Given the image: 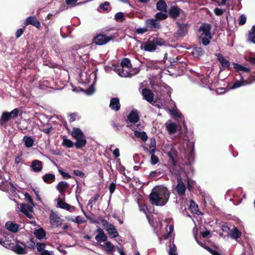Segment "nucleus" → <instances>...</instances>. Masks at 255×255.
<instances>
[{
	"mask_svg": "<svg viewBox=\"0 0 255 255\" xmlns=\"http://www.w3.org/2000/svg\"><path fill=\"white\" fill-rule=\"evenodd\" d=\"M62 144L68 148H71L74 146V143L71 140L66 138H63Z\"/></svg>",
	"mask_w": 255,
	"mask_h": 255,
	"instance_id": "obj_45",
	"label": "nucleus"
},
{
	"mask_svg": "<svg viewBox=\"0 0 255 255\" xmlns=\"http://www.w3.org/2000/svg\"><path fill=\"white\" fill-rule=\"evenodd\" d=\"M186 187L182 180L180 178H177V184L176 186V190L179 195H183L185 193Z\"/></svg>",
	"mask_w": 255,
	"mask_h": 255,
	"instance_id": "obj_20",
	"label": "nucleus"
},
{
	"mask_svg": "<svg viewBox=\"0 0 255 255\" xmlns=\"http://www.w3.org/2000/svg\"><path fill=\"white\" fill-rule=\"evenodd\" d=\"M99 220L101 221L103 226L107 231L111 228H113L114 226L113 224L109 223L108 221L103 218H100Z\"/></svg>",
	"mask_w": 255,
	"mask_h": 255,
	"instance_id": "obj_41",
	"label": "nucleus"
},
{
	"mask_svg": "<svg viewBox=\"0 0 255 255\" xmlns=\"http://www.w3.org/2000/svg\"><path fill=\"white\" fill-rule=\"evenodd\" d=\"M242 235L241 232L236 227H234L230 231V236L232 239L237 241Z\"/></svg>",
	"mask_w": 255,
	"mask_h": 255,
	"instance_id": "obj_26",
	"label": "nucleus"
},
{
	"mask_svg": "<svg viewBox=\"0 0 255 255\" xmlns=\"http://www.w3.org/2000/svg\"><path fill=\"white\" fill-rule=\"evenodd\" d=\"M22 141L25 147L30 148L34 145L35 139L32 136L25 135L23 137Z\"/></svg>",
	"mask_w": 255,
	"mask_h": 255,
	"instance_id": "obj_22",
	"label": "nucleus"
},
{
	"mask_svg": "<svg viewBox=\"0 0 255 255\" xmlns=\"http://www.w3.org/2000/svg\"><path fill=\"white\" fill-rule=\"evenodd\" d=\"M31 167L34 172H39L42 169V162L40 160H33L31 164Z\"/></svg>",
	"mask_w": 255,
	"mask_h": 255,
	"instance_id": "obj_29",
	"label": "nucleus"
},
{
	"mask_svg": "<svg viewBox=\"0 0 255 255\" xmlns=\"http://www.w3.org/2000/svg\"><path fill=\"white\" fill-rule=\"evenodd\" d=\"M169 248V249L168 251L169 255H178L177 252V248L175 245L174 244L173 241L170 243Z\"/></svg>",
	"mask_w": 255,
	"mask_h": 255,
	"instance_id": "obj_37",
	"label": "nucleus"
},
{
	"mask_svg": "<svg viewBox=\"0 0 255 255\" xmlns=\"http://www.w3.org/2000/svg\"><path fill=\"white\" fill-rule=\"evenodd\" d=\"M39 129L40 131L44 132L45 133L49 134L51 131L52 128V127H49L46 128H43L42 127H40L39 128Z\"/></svg>",
	"mask_w": 255,
	"mask_h": 255,
	"instance_id": "obj_63",
	"label": "nucleus"
},
{
	"mask_svg": "<svg viewBox=\"0 0 255 255\" xmlns=\"http://www.w3.org/2000/svg\"><path fill=\"white\" fill-rule=\"evenodd\" d=\"M112 37H108L104 34H99L97 35L94 39L95 43L99 45H102L106 44L112 39Z\"/></svg>",
	"mask_w": 255,
	"mask_h": 255,
	"instance_id": "obj_16",
	"label": "nucleus"
},
{
	"mask_svg": "<svg viewBox=\"0 0 255 255\" xmlns=\"http://www.w3.org/2000/svg\"><path fill=\"white\" fill-rule=\"evenodd\" d=\"M71 135L75 139H77L84 137V135L82 131L77 128H73L71 132Z\"/></svg>",
	"mask_w": 255,
	"mask_h": 255,
	"instance_id": "obj_30",
	"label": "nucleus"
},
{
	"mask_svg": "<svg viewBox=\"0 0 255 255\" xmlns=\"http://www.w3.org/2000/svg\"><path fill=\"white\" fill-rule=\"evenodd\" d=\"M115 18L118 21H123L125 18V14L122 12H118L115 15Z\"/></svg>",
	"mask_w": 255,
	"mask_h": 255,
	"instance_id": "obj_50",
	"label": "nucleus"
},
{
	"mask_svg": "<svg viewBox=\"0 0 255 255\" xmlns=\"http://www.w3.org/2000/svg\"><path fill=\"white\" fill-rule=\"evenodd\" d=\"M170 192L163 186L154 187L150 193L149 198L152 204L162 206L168 202Z\"/></svg>",
	"mask_w": 255,
	"mask_h": 255,
	"instance_id": "obj_1",
	"label": "nucleus"
},
{
	"mask_svg": "<svg viewBox=\"0 0 255 255\" xmlns=\"http://www.w3.org/2000/svg\"><path fill=\"white\" fill-rule=\"evenodd\" d=\"M42 178L43 181L48 184L53 182L55 179V175L51 173L45 174Z\"/></svg>",
	"mask_w": 255,
	"mask_h": 255,
	"instance_id": "obj_36",
	"label": "nucleus"
},
{
	"mask_svg": "<svg viewBox=\"0 0 255 255\" xmlns=\"http://www.w3.org/2000/svg\"><path fill=\"white\" fill-rule=\"evenodd\" d=\"M95 90L94 87L92 86L86 90V93L87 95H91L95 92Z\"/></svg>",
	"mask_w": 255,
	"mask_h": 255,
	"instance_id": "obj_64",
	"label": "nucleus"
},
{
	"mask_svg": "<svg viewBox=\"0 0 255 255\" xmlns=\"http://www.w3.org/2000/svg\"><path fill=\"white\" fill-rule=\"evenodd\" d=\"M99 197V195L98 194H96L95 196L89 200L87 207H90V208L92 209L93 206L95 203L97 201Z\"/></svg>",
	"mask_w": 255,
	"mask_h": 255,
	"instance_id": "obj_47",
	"label": "nucleus"
},
{
	"mask_svg": "<svg viewBox=\"0 0 255 255\" xmlns=\"http://www.w3.org/2000/svg\"><path fill=\"white\" fill-rule=\"evenodd\" d=\"M224 10L221 8H215L214 10V12L216 15L220 16L222 15L224 13Z\"/></svg>",
	"mask_w": 255,
	"mask_h": 255,
	"instance_id": "obj_59",
	"label": "nucleus"
},
{
	"mask_svg": "<svg viewBox=\"0 0 255 255\" xmlns=\"http://www.w3.org/2000/svg\"><path fill=\"white\" fill-rule=\"evenodd\" d=\"M0 189L11 194L15 193L16 190V188L14 187L13 184L7 180L2 181L0 183Z\"/></svg>",
	"mask_w": 255,
	"mask_h": 255,
	"instance_id": "obj_8",
	"label": "nucleus"
},
{
	"mask_svg": "<svg viewBox=\"0 0 255 255\" xmlns=\"http://www.w3.org/2000/svg\"><path fill=\"white\" fill-rule=\"evenodd\" d=\"M142 95L144 98L149 103H151L153 99V95L152 91L147 89L142 90Z\"/></svg>",
	"mask_w": 255,
	"mask_h": 255,
	"instance_id": "obj_25",
	"label": "nucleus"
},
{
	"mask_svg": "<svg viewBox=\"0 0 255 255\" xmlns=\"http://www.w3.org/2000/svg\"><path fill=\"white\" fill-rule=\"evenodd\" d=\"M113 163L116 166V168L120 172H123L125 171V167L121 165L120 160H113Z\"/></svg>",
	"mask_w": 255,
	"mask_h": 255,
	"instance_id": "obj_48",
	"label": "nucleus"
},
{
	"mask_svg": "<svg viewBox=\"0 0 255 255\" xmlns=\"http://www.w3.org/2000/svg\"><path fill=\"white\" fill-rule=\"evenodd\" d=\"M129 123L128 124H132L133 127H138L139 129H142L144 127L143 125L139 122L137 124L136 123L139 121V116L136 111L132 110L131 111L128 117Z\"/></svg>",
	"mask_w": 255,
	"mask_h": 255,
	"instance_id": "obj_5",
	"label": "nucleus"
},
{
	"mask_svg": "<svg viewBox=\"0 0 255 255\" xmlns=\"http://www.w3.org/2000/svg\"><path fill=\"white\" fill-rule=\"evenodd\" d=\"M116 183H115L114 182H112L110 185H109V190H110V192L111 193V194H112L115 189H116Z\"/></svg>",
	"mask_w": 255,
	"mask_h": 255,
	"instance_id": "obj_61",
	"label": "nucleus"
},
{
	"mask_svg": "<svg viewBox=\"0 0 255 255\" xmlns=\"http://www.w3.org/2000/svg\"><path fill=\"white\" fill-rule=\"evenodd\" d=\"M108 235L112 238H116L119 236V233L114 226L107 231Z\"/></svg>",
	"mask_w": 255,
	"mask_h": 255,
	"instance_id": "obj_44",
	"label": "nucleus"
},
{
	"mask_svg": "<svg viewBox=\"0 0 255 255\" xmlns=\"http://www.w3.org/2000/svg\"><path fill=\"white\" fill-rule=\"evenodd\" d=\"M211 28V27L209 24L204 23L199 29V31L201 33L199 39L204 45H207L210 43V40L212 38L210 32Z\"/></svg>",
	"mask_w": 255,
	"mask_h": 255,
	"instance_id": "obj_4",
	"label": "nucleus"
},
{
	"mask_svg": "<svg viewBox=\"0 0 255 255\" xmlns=\"http://www.w3.org/2000/svg\"><path fill=\"white\" fill-rule=\"evenodd\" d=\"M234 68L237 71H242L244 73H249L251 70L249 68L245 67L238 64H234Z\"/></svg>",
	"mask_w": 255,
	"mask_h": 255,
	"instance_id": "obj_38",
	"label": "nucleus"
},
{
	"mask_svg": "<svg viewBox=\"0 0 255 255\" xmlns=\"http://www.w3.org/2000/svg\"><path fill=\"white\" fill-rule=\"evenodd\" d=\"M32 208L28 205L25 204H22L20 205V211L25 214L27 217L29 218H31L32 217L31 215L29 214V212L31 210Z\"/></svg>",
	"mask_w": 255,
	"mask_h": 255,
	"instance_id": "obj_32",
	"label": "nucleus"
},
{
	"mask_svg": "<svg viewBox=\"0 0 255 255\" xmlns=\"http://www.w3.org/2000/svg\"><path fill=\"white\" fill-rule=\"evenodd\" d=\"M167 4L163 0H159L156 3V8L160 11L167 12Z\"/></svg>",
	"mask_w": 255,
	"mask_h": 255,
	"instance_id": "obj_34",
	"label": "nucleus"
},
{
	"mask_svg": "<svg viewBox=\"0 0 255 255\" xmlns=\"http://www.w3.org/2000/svg\"><path fill=\"white\" fill-rule=\"evenodd\" d=\"M5 227L10 232L16 233L18 232L19 225L18 224L13 223L11 221H8L5 223Z\"/></svg>",
	"mask_w": 255,
	"mask_h": 255,
	"instance_id": "obj_23",
	"label": "nucleus"
},
{
	"mask_svg": "<svg viewBox=\"0 0 255 255\" xmlns=\"http://www.w3.org/2000/svg\"><path fill=\"white\" fill-rule=\"evenodd\" d=\"M246 17L244 15H241L239 18V22L240 25L244 24L246 22Z\"/></svg>",
	"mask_w": 255,
	"mask_h": 255,
	"instance_id": "obj_60",
	"label": "nucleus"
},
{
	"mask_svg": "<svg viewBox=\"0 0 255 255\" xmlns=\"http://www.w3.org/2000/svg\"><path fill=\"white\" fill-rule=\"evenodd\" d=\"M173 230H174V226H173V225H170L169 226V231H168V233L164 236V237H163L164 239L165 240L168 239L169 238V237H170V235L173 232Z\"/></svg>",
	"mask_w": 255,
	"mask_h": 255,
	"instance_id": "obj_54",
	"label": "nucleus"
},
{
	"mask_svg": "<svg viewBox=\"0 0 255 255\" xmlns=\"http://www.w3.org/2000/svg\"><path fill=\"white\" fill-rule=\"evenodd\" d=\"M170 16L173 18L180 17L181 19L185 18L184 12L177 6H172L168 11Z\"/></svg>",
	"mask_w": 255,
	"mask_h": 255,
	"instance_id": "obj_7",
	"label": "nucleus"
},
{
	"mask_svg": "<svg viewBox=\"0 0 255 255\" xmlns=\"http://www.w3.org/2000/svg\"><path fill=\"white\" fill-rule=\"evenodd\" d=\"M164 151L170 159H175L177 156V151L171 143L165 144L164 146Z\"/></svg>",
	"mask_w": 255,
	"mask_h": 255,
	"instance_id": "obj_10",
	"label": "nucleus"
},
{
	"mask_svg": "<svg viewBox=\"0 0 255 255\" xmlns=\"http://www.w3.org/2000/svg\"><path fill=\"white\" fill-rule=\"evenodd\" d=\"M168 168L172 174L179 175L181 172H186V167L191 166V163H182L180 160H169Z\"/></svg>",
	"mask_w": 255,
	"mask_h": 255,
	"instance_id": "obj_3",
	"label": "nucleus"
},
{
	"mask_svg": "<svg viewBox=\"0 0 255 255\" xmlns=\"http://www.w3.org/2000/svg\"><path fill=\"white\" fill-rule=\"evenodd\" d=\"M189 208L193 211H196L198 209V206L193 201L191 200L190 201Z\"/></svg>",
	"mask_w": 255,
	"mask_h": 255,
	"instance_id": "obj_56",
	"label": "nucleus"
},
{
	"mask_svg": "<svg viewBox=\"0 0 255 255\" xmlns=\"http://www.w3.org/2000/svg\"><path fill=\"white\" fill-rule=\"evenodd\" d=\"M155 17L157 20H163L166 19L167 17V15L165 13H163L162 12H157L155 15Z\"/></svg>",
	"mask_w": 255,
	"mask_h": 255,
	"instance_id": "obj_51",
	"label": "nucleus"
},
{
	"mask_svg": "<svg viewBox=\"0 0 255 255\" xmlns=\"http://www.w3.org/2000/svg\"><path fill=\"white\" fill-rule=\"evenodd\" d=\"M192 53L194 57L199 58L203 55L204 51L201 47H195L194 48Z\"/></svg>",
	"mask_w": 255,
	"mask_h": 255,
	"instance_id": "obj_35",
	"label": "nucleus"
},
{
	"mask_svg": "<svg viewBox=\"0 0 255 255\" xmlns=\"http://www.w3.org/2000/svg\"><path fill=\"white\" fill-rule=\"evenodd\" d=\"M249 84H250V83H247V82L243 80V78H241L240 80H238L233 83L231 89H235L241 87L242 86H245Z\"/></svg>",
	"mask_w": 255,
	"mask_h": 255,
	"instance_id": "obj_33",
	"label": "nucleus"
},
{
	"mask_svg": "<svg viewBox=\"0 0 255 255\" xmlns=\"http://www.w3.org/2000/svg\"><path fill=\"white\" fill-rule=\"evenodd\" d=\"M18 114V110L14 109L10 112H4L2 113L0 119V125L4 126L11 118L16 117Z\"/></svg>",
	"mask_w": 255,
	"mask_h": 255,
	"instance_id": "obj_6",
	"label": "nucleus"
},
{
	"mask_svg": "<svg viewBox=\"0 0 255 255\" xmlns=\"http://www.w3.org/2000/svg\"><path fill=\"white\" fill-rule=\"evenodd\" d=\"M76 140L77 141L75 142V144L77 148H82L83 147L85 146L87 143V141L86 139L84 138V137L79 139H77Z\"/></svg>",
	"mask_w": 255,
	"mask_h": 255,
	"instance_id": "obj_39",
	"label": "nucleus"
},
{
	"mask_svg": "<svg viewBox=\"0 0 255 255\" xmlns=\"http://www.w3.org/2000/svg\"><path fill=\"white\" fill-rule=\"evenodd\" d=\"M112 68L121 77H128L131 75L129 68H122L120 66L117 67L115 65H112Z\"/></svg>",
	"mask_w": 255,
	"mask_h": 255,
	"instance_id": "obj_13",
	"label": "nucleus"
},
{
	"mask_svg": "<svg viewBox=\"0 0 255 255\" xmlns=\"http://www.w3.org/2000/svg\"><path fill=\"white\" fill-rule=\"evenodd\" d=\"M33 233L36 238L40 240L44 239L46 237V232L42 228L34 230Z\"/></svg>",
	"mask_w": 255,
	"mask_h": 255,
	"instance_id": "obj_28",
	"label": "nucleus"
},
{
	"mask_svg": "<svg viewBox=\"0 0 255 255\" xmlns=\"http://www.w3.org/2000/svg\"><path fill=\"white\" fill-rule=\"evenodd\" d=\"M102 247L104 248L106 251L109 254L112 253L114 248V246L110 242H107L105 243V246L102 245Z\"/></svg>",
	"mask_w": 255,
	"mask_h": 255,
	"instance_id": "obj_42",
	"label": "nucleus"
},
{
	"mask_svg": "<svg viewBox=\"0 0 255 255\" xmlns=\"http://www.w3.org/2000/svg\"><path fill=\"white\" fill-rule=\"evenodd\" d=\"M36 248L38 252H43L45 248V244L43 243H37Z\"/></svg>",
	"mask_w": 255,
	"mask_h": 255,
	"instance_id": "obj_55",
	"label": "nucleus"
},
{
	"mask_svg": "<svg viewBox=\"0 0 255 255\" xmlns=\"http://www.w3.org/2000/svg\"><path fill=\"white\" fill-rule=\"evenodd\" d=\"M165 44L164 40L160 38L151 37L140 46V49L148 52H153L156 49L157 46H162Z\"/></svg>",
	"mask_w": 255,
	"mask_h": 255,
	"instance_id": "obj_2",
	"label": "nucleus"
},
{
	"mask_svg": "<svg viewBox=\"0 0 255 255\" xmlns=\"http://www.w3.org/2000/svg\"><path fill=\"white\" fill-rule=\"evenodd\" d=\"M109 107L113 111H119L121 107L119 99L118 98H112L110 101Z\"/></svg>",
	"mask_w": 255,
	"mask_h": 255,
	"instance_id": "obj_21",
	"label": "nucleus"
},
{
	"mask_svg": "<svg viewBox=\"0 0 255 255\" xmlns=\"http://www.w3.org/2000/svg\"><path fill=\"white\" fill-rule=\"evenodd\" d=\"M249 39L250 41L255 44V25L253 26L249 31Z\"/></svg>",
	"mask_w": 255,
	"mask_h": 255,
	"instance_id": "obj_43",
	"label": "nucleus"
},
{
	"mask_svg": "<svg viewBox=\"0 0 255 255\" xmlns=\"http://www.w3.org/2000/svg\"><path fill=\"white\" fill-rule=\"evenodd\" d=\"M49 219L51 224L56 227L60 226L63 221L58 214L53 212H51Z\"/></svg>",
	"mask_w": 255,
	"mask_h": 255,
	"instance_id": "obj_15",
	"label": "nucleus"
},
{
	"mask_svg": "<svg viewBox=\"0 0 255 255\" xmlns=\"http://www.w3.org/2000/svg\"><path fill=\"white\" fill-rule=\"evenodd\" d=\"M24 24L25 25L30 24L35 26L37 28H39L41 27L40 22L34 16H29L26 18L24 21Z\"/></svg>",
	"mask_w": 255,
	"mask_h": 255,
	"instance_id": "obj_17",
	"label": "nucleus"
},
{
	"mask_svg": "<svg viewBox=\"0 0 255 255\" xmlns=\"http://www.w3.org/2000/svg\"><path fill=\"white\" fill-rule=\"evenodd\" d=\"M127 127L131 129L134 132V135L138 138H140L142 141H145L147 139V135L144 131H139L141 129H139L138 127H133L132 124L127 125Z\"/></svg>",
	"mask_w": 255,
	"mask_h": 255,
	"instance_id": "obj_11",
	"label": "nucleus"
},
{
	"mask_svg": "<svg viewBox=\"0 0 255 255\" xmlns=\"http://www.w3.org/2000/svg\"><path fill=\"white\" fill-rule=\"evenodd\" d=\"M165 126L168 134L170 135L175 133L179 128L177 124L171 120L167 121L165 124Z\"/></svg>",
	"mask_w": 255,
	"mask_h": 255,
	"instance_id": "obj_14",
	"label": "nucleus"
},
{
	"mask_svg": "<svg viewBox=\"0 0 255 255\" xmlns=\"http://www.w3.org/2000/svg\"><path fill=\"white\" fill-rule=\"evenodd\" d=\"M148 30L147 27L145 26V27L143 28H138L136 29V33L137 34H143L146 32Z\"/></svg>",
	"mask_w": 255,
	"mask_h": 255,
	"instance_id": "obj_58",
	"label": "nucleus"
},
{
	"mask_svg": "<svg viewBox=\"0 0 255 255\" xmlns=\"http://www.w3.org/2000/svg\"><path fill=\"white\" fill-rule=\"evenodd\" d=\"M71 221L78 224L84 223L86 222L82 217L80 216L76 217L74 219H72Z\"/></svg>",
	"mask_w": 255,
	"mask_h": 255,
	"instance_id": "obj_49",
	"label": "nucleus"
},
{
	"mask_svg": "<svg viewBox=\"0 0 255 255\" xmlns=\"http://www.w3.org/2000/svg\"><path fill=\"white\" fill-rule=\"evenodd\" d=\"M109 2L108 1H105L103 3H102L100 5V7L103 9L105 11L108 10V7L109 6Z\"/></svg>",
	"mask_w": 255,
	"mask_h": 255,
	"instance_id": "obj_57",
	"label": "nucleus"
},
{
	"mask_svg": "<svg viewBox=\"0 0 255 255\" xmlns=\"http://www.w3.org/2000/svg\"><path fill=\"white\" fill-rule=\"evenodd\" d=\"M64 197H59L57 201V205L58 207L63 209H65L67 211H70L71 207V206L66 202H64L63 198Z\"/></svg>",
	"mask_w": 255,
	"mask_h": 255,
	"instance_id": "obj_27",
	"label": "nucleus"
},
{
	"mask_svg": "<svg viewBox=\"0 0 255 255\" xmlns=\"http://www.w3.org/2000/svg\"><path fill=\"white\" fill-rule=\"evenodd\" d=\"M178 29L177 32V34L180 37L184 36L187 33L189 25L187 23H181L180 24L177 23Z\"/></svg>",
	"mask_w": 255,
	"mask_h": 255,
	"instance_id": "obj_19",
	"label": "nucleus"
},
{
	"mask_svg": "<svg viewBox=\"0 0 255 255\" xmlns=\"http://www.w3.org/2000/svg\"><path fill=\"white\" fill-rule=\"evenodd\" d=\"M170 114L180 122H184V118L183 117L181 113L178 110L176 109L170 110Z\"/></svg>",
	"mask_w": 255,
	"mask_h": 255,
	"instance_id": "obj_31",
	"label": "nucleus"
},
{
	"mask_svg": "<svg viewBox=\"0 0 255 255\" xmlns=\"http://www.w3.org/2000/svg\"><path fill=\"white\" fill-rule=\"evenodd\" d=\"M120 67L122 68H129L131 67L130 61L127 58H124L121 61Z\"/></svg>",
	"mask_w": 255,
	"mask_h": 255,
	"instance_id": "obj_40",
	"label": "nucleus"
},
{
	"mask_svg": "<svg viewBox=\"0 0 255 255\" xmlns=\"http://www.w3.org/2000/svg\"><path fill=\"white\" fill-rule=\"evenodd\" d=\"M145 26L147 27L148 30H156L161 28V26L159 21L153 18L147 19L145 22Z\"/></svg>",
	"mask_w": 255,
	"mask_h": 255,
	"instance_id": "obj_12",
	"label": "nucleus"
},
{
	"mask_svg": "<svg viewBox=\"0 0 255 255\" xmlns=\"http://www.w3.org/2000/svg\"><path fill=\"white\" fill-rule=\"evenodd\" d=\"M95 240L98 242H105L107 240V237L105 233L98 234L95 237Z\"/></svg>",
	"mask_w": 255,
	"mask_h": 255,
	"instance_id": "obj_46",
	"label": "nucleus"
},
{
	"mask_svg": "<svg viewBox=\"0 0 255 255\" xmlns=\"http://www.w3.org/2000/svg\"><path fill=\"white\" fill-rule=\"evenodd\" d=\"M156 147V141L154 138H151L149 143V148L151 152H154Z\"/></svg>",
	"mask_w": 255,
	"mask_h": 255,
	"instance_id": "obj_52",
	"label": "nucleus"
},
{
	"mask_svg": "<svg viewBox=\"0 0 255 255\" xmlns=\"http://www.w3.org/2000/svg\"><path fill=\"white\" fill-rule=\"evenodd\" d=\"M68 187V183L65 181L60 182L57 186V189L60 192L59 197H64L65 191Z\"/></svg>",
	"mask_w": 255,
	"mask_h": 255,
	"instance_id": "obj_24",
	"label": "nucleus"
},
{
	"mask_svg": "<svg viewBox=\"0 0 255 255\" xmlns=\"http://www.w3.org/2000/svg\"><path fill=\"white\" fill-rule=\"evenodd\" d=\"M216 56L221 65L222 67L221 68V71L224 70L229 67L230 62L227 59H225L221 54L216 53Z\"/></svg>",
	"mask_w": 255,
	"mask_h": 255,
	"instance_id": "obj_18",
	"label": "nucleus"
},
{
	"mask_svg": "<svg viewBox=\"0 0 255 255\" xmlns=\"http://www.w3.org/2000/svg\"><path fill=\"white\" fill-rule=\"evenodd\" d=\"M11 247L12 248V250L17 254L24 255L27 253L26 245L19 241L16 242L15 245Z\"/></svg>",
	"mask_w": 255,
	"mask_h": 255,
	"instance_id": "obj_9",
	"label": "nucleus"
},
{
	"mask_svg": "<svg viewBox=\"0 0 255 255\" xmlns=\"http://www.w3.org/2000/svg\"><path fill=\"white\" fill-rule=\"evenodd\" d=\"M0 245L6 248H11V245L9 243L8 241H6L4 239H0Z\"/></svg>",
	"mask_w": 255,
	"mask_h": 255,
	"instance_id": "obj_53",
	"label": "nucleus"
},
{
	"mask_svg": "<svg viewBox=\"0 0 255 255\" xmlns=\"http://www.w3.org/2000/svg\"><path fill=\"white\" fill-rule=\"evenodd\" d=\"M69 117L70 121L74 122L78 119V115L76 113H72L69 114Z\"/></svg>",
	"mask_w": 255,
	"mask_h": 255,
	"instance_id": "obj_62",
	"label": "nucleus"
}]
</instances>
